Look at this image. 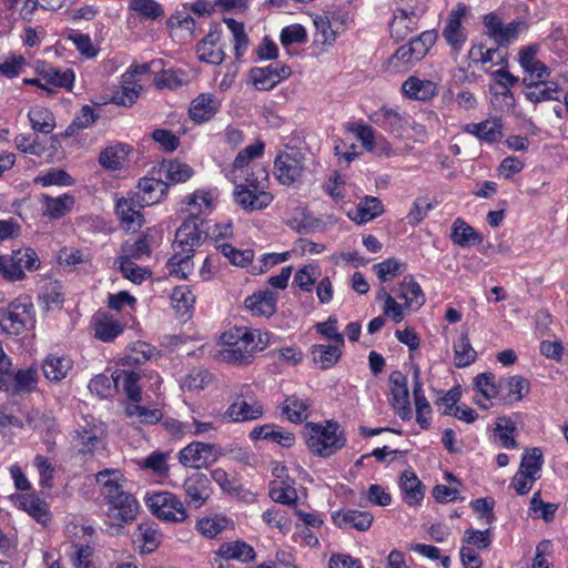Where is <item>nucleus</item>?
I'll list each match as a JSON object with an SVG mask.
<instances>
[{
  "instance_id": "obj_1",
  "label": "nucleus",
  "mask_w": 568,
  "mask_h": 568,
  "mask_svg": "<svg viewBox=\"0 0 568 568\" xmlns=\"http://www.w3.org/2000/svg\"><path fill=\"white\" fill-rule=\"evenodd\" d=\"M271 334L256 328L236 326L221 336L220 359L235 366L253 363L257 353L271 343Z\"/></svg>"
},
{
  "instance_id": "obj_2",
  "label": "nucleus",
  "mask_w": 568,
  "mask_h": 568,
  "mask_svg": "<svg viewBox=\"0 0 568 568\" xmlns=\"http://www.w3.org/2000/svg\"><path fill=\"white\" fill-rule=\"evenodd\" d=\"M101 494L109 504L108 516L121 525L135 519L139 509L136 499L124 490V479L119 470L104 469L97 474Z\"/></svg>"
},
{
  "instance_id": "obj_3",
  "label": "nucleus",
  "mask_w": 568,
  "mask_h": 568,
  "mask_svg": "<svg viewBox=\"0 0 568 568\" xmlns=\"http://www.w3.org/2000/svg\"><path fill=\"white\" fill-rule=\"evenodd\" d=\"M202 224L203 220L192 213V217L185 220L175 232L174 254L169 260V265L172 267V273L179 277H186L192 270V254L202 241V231L200 230Z\"/></svg>"
},
{
  "instance_id": "obj_4",
  "label": "nucleus",
  "mask_w": 568,
  "mask_h": 568,
  "mask_svg": "<svg viewBox=\"0 0 568 568\" xmlns=\"http://www.w3.org/2000/svg\"><path fill=\"white\" fill-rule=\"evenodd\" d=\"M437 33L434 30L424 31L408 43L400 45L387 60L386 67L393 72H403L426 57L435 44Z\"/></svg>"
},
{
  "instance_id": "obj_5",
  "label": "nucleus",
  "mask_w": 568,
  "mask_h": 568,
  "mask_svg": "<svg viewBox=\"0 0 568 568\" xmlns=\"http://www.w3.org/2000/svg\"><path fill=\"white\" fill-rule=\"evenodd\" d=\"M307 447L318 456L328 457L345 445V438L338 434V424L327 422L325 426L310 423L306 425Z\"/></svg>"
},
{
  "instance_id": "obj_6",
  "label": "nucleus",
  "mask_w": 568,
  "mask_h": 568,
  "mask_svg": "<svg viewBox=\"0 0 568 568\" xmlns=\"http://www.w3.org/2000/svg\"><path fill=\"white\" fill-rule=\"evenodd\" d=\"M33 304L27 296L18 297L0 308V326L9 335L21 334L33 322Z\"/></svg>"
},
{
  "instance_id": "obj_7",
  "label": "nucleus",
  "mask_w": 568,
  "mask_h": 568,
  "mask_svg": "<svg viewBox=\"0 0 568 568\" xmlns=\"http://www.w3.org/2000/svg\"><path fill=\"white\" fill-rule=\"evenodd\" d=\"M151 513L159 519L172 523H182L187 518L182 501L172 493H153L146 498Z\"/></svg>"
},
{
  "instance_id": "obj_8",
  "label": "nucleus",
  "mask_w": 568,
  "mask_h": 568,
  "mask_svg": "<svg viewBox=\"0 0 568 568\" xmlns=\"http://www.w3.org/2000/svg\"><path fill=\"white\" fill-rule=\"evenodd\" d=\"M263 414V405L254 398L251 387L243 385L236 400L231 404L223 414V419L233 423H243L255 420L262 417Z\"/></svg>"
},
{
  "instance_id": "obj_9",
  "label": "nucleus",
  "mask_w": 568,
  "mask_h": 568,
  "mask_svg": "<svg viewBox=\"0 0 568 568\" xmlns=\"http://www.w3.org/2000/svg\"><path fill=\"white\" fill-rule=\"evenodd\" d=\"M304 170V155L297 150L281 152L274 160V175L283 185L297 182Z\"/></svg>"
},
{
  "instance_id": "obj_10",
  "label": "nucleus",
  "mask_w": 568,
  "mask_h": 568,
  "mask_svg": "<svg viewBox=\"0 0 568 568\" xmlns=\"http://www.w3.org/2000/svg\"><path fill=\"white\" fill-rule=\"evenodd\" d=\"M484 26L487 29V36L498 47H507L518 38L520 31L526 29V23L523 21H511L504 24L495 13H488L484 17Z\"/></svg>"
},
{
  "instance_id": "obj_11",
  "label": "nucleus",
  "mask_w": 568,
  "mask_h": 568,
  "mask_svg": "<svg viewBox=\"0 0 568 568\" xmlns=\"http://www.w3.org/2000/svg\"><path fill=\"white\" fill-rule=\"evenodd\" d=\"M466 13V6L464 3H458L449 12L442 32L446 43L456 52H459L463 49L467 40L466 30L462 26V20Z\"/></svg>"
},
{
  "instance_id": "obj_12",
  "label": "nucleus",
  "mask_w": 568,
  "mask_h": 568,
  "mask_svg": "<svg viewBox=\"0 0 568 568\" xmlns=\"http://www.w3.org/2000/svg\"><path fill=\"white\" fill-rule=\"evenodd\" d=\"M390 383V404L396 414L404 420L412 418V408L409 405V392L407 387L406 376L399 372L394 371L389 375Z\"/></svg>"
},
{
  "instance_id": "obj_13",
  "label": "nucleus",
  "mask_w": 568,
  "mask_h": 568,
  "mask_svg": "<svg viewBox=\"0 0 568 568\" xmlns=\"http://www.w3.org/2000/svg\"><path fill=\"white\" fill-rule=\"evenodd\" d=\"M38 371L34 367L21 368L0 378V389L12 395L31 393L37 388Z\"/></svg>"
},
{
  "instance_id": "obj_14",
  "label": "nucleus",
  "mask_w": 568,
  "mask_h": 568,
  "mask_svg": "<svg viewBox=\"0 0 568 568\" xmlns=\"http://www.w3.org/2000/svg\"><path fill=\"white\" fill-rule=\"evenodd\" d=\"M168 191V182L161 176L154 174V169L150 176L141 179L138 183L135 197L139 199L140 206H150L163 200Z\"/></svg>"
},
{
  "instance_id": "obj_15",
  "label": "nucleus",
  "mask_w": 568,
  "mask_h": 568,
  "mask_svg": "<svg viewBox=\"0 0 568 568\" xmlns=\"http://www.w3.org/2000/svg\"><path fill=\"white\" fill-rule=\"evenodd\" d=\"M291 68L285 64H270L264 68H252L250 79L256 90L267 91L273 89L281 80L291 75Z\"/></svg>"
},
{
  "instance_id": "obj_16",
  "label": "nucleus",
  "mask_w": 568,
  "mask_h": 568,
  "mask_svg": "<svg viewBox=\"0 0 568 568\" xmlns=\"http://www.w3.org/2000/svg\"><path fill=\"white\" fill-rule=\"evenodd\" d=\"M102 428L94 422L85 420L84 425H79L72 435V443L79 453L92 454L103 447Z\"/></svg>"
},
{
  "instance_id": "obj_17",
  "label": "nucleus",
  "mask_w": 568,
  "mask_h": 568,
  "mask_svg": "<svg viewBox=\"0 0 568 568\" xmlns=\"http://www.w3.org/2000/svg\"><path fill=\"white\" fill-rule=\"evenodd\" d=\"M186 503L190 506L200 508L210 498L212 489L206 475L195 473L187 477L183 484Z\"/></svg>"
},
{
  "instance_id": "obj_18",
  "label": "nucleus",
  "mask_w": 568,
  "mask_h": 568,
  "mask_svg": "<svg viewBox=\"0 0 568 568\" xmlns=\"http://www.w3.org/2000/svg\"><path fill=\"white\" fill-rule=\"evenodd\" d=\"M234 201L244 210L255 211L267 207L273 201V195L264 190L236 185Z\"/></svg>"
},
{
  "instance_id": "obj_19",
  "label": "nucleus",
  "mask_w": 568,
  "mask_h": 568,
  "mask_svg": "<svg viewBox=\"0 0 568 568\" xmlns=\"http://www.w3.org/2000/svg\"><path fill=\"white\" fill-rule=\"evenodd\" d=\"M402 91L404 95L415 101H429L439 92L437 82L414 75L403 82Z\"/></svg>"
},
{
  "instance_id": "obj_20",
  "label": "nucleus",
  "mask_w": 568,
  "mask_h": 568,
  "mask_svg": "<svg viewBox=\"0 0 568 568\" xmlns=\"http://www.w3.org/2000/svg\"><path fill=\"white\" fill-rule=\"evenodd\" d=\"M369 119L396 138H402L407 124V121L397 109L387 106H383L375 111Z\"/></svg>"
},
{
  "instance_id": "obj_21",
  "label": "nucleus",
  "mask_w": 568,
  "mask_h": 568,
  "mask_svg": "<svg viewBox=\"0 0 568 568\" xmlns=\"http://www.w3.org/2000/svg\"><path fill=\"white\" fill-rule=\"evenodd\" d=\"M213 446L201 442H192L179 453V462L190 468L201 469L209 463Z\"/></svg>"
},
{
  "instance_id": "obj_22",
  "label": "nucleus",
  "mask_w": 568,
  "mask_h": 568,
  "mask_svg": "<svg viewBox=\"0 0 568 568\" xmlns=\"http://www.w3.org/2000/svg\"><path fill=\"white\" fill-rule=\"evenodd\" d=\"M221 31L211 30L196 45V53L201 61L211 64H221L225 58L224 51L219 47Z\"/></svg>"
},
{
  "instance_id": "obj_23",
  "label": "nucleus",
  "mask_w": 568,
  "mask_h": 568,
  "mask_svg": "<svg viewBox=\"0 0 568 568\" xmlns=\"http://www.w3.org/2000/svg\"><path fill=\"white\" fill-rule=\"evenodd\" d=\"M221 106V101L211 93H202L192 100L189 114L192 120L203 123L211 120Z\"/></svg>"
},
{
  "instance_id": "obj_24",
  "label": "nucleus",
  "mask_w": 568,
  "mask_h": 568,
  "mask_svg": "<svg viewBox=\"0 0 568 568\" xmlns=\"http://www.w3.org/2000/svg\"><path fill=\"white\" fill-rule=\"evenodd\" d=\"M154 174L161 176L169 183H182L193 175L192 168L178 160L162 161L158 168H154Z\"/></svg>"
},
{
  "instance_id": "obj_25",
  "label": "nucleus",
  "mask_w": 568,
  "mask_h": 568,
  "mask_svg": "<svg viewBox=\"0 0 568 568\" xmlns=\"http://www.w3.org/2000/svg\"><path fill=\"white\" fill-rule=\"evenodd\" d=\"M315 28L314 42L321 45H332L341 33L339 28L335 26L334 18L328 12L313 17Z\"/></svg>"
},
{
  "instance_id": "obj_26",
  "label": "nucleus",
  "mask_w": 568,
  "mask_h": 568,
  "mask_svg": "<svg viewBox=\"0 0 568 568\" xmlns=\"http://www.w3.org/2000/svg\"><path fill=\"white\" fill-rule=\"evenodd\" d=\"M332 518L339 528L353 527L361 531L367 530L373 523V516L369 513L355 509L335 511Z\"/></svg>"
},
{
  "instance_id": "obj_27",
  "label": "nucleus",
  "mask_w": 568,
  "mask_h": 568,
  "mask_svg": "<svg viewBox=\"0 0 568 568\" xmlns=\"http://www.w3.org/2000/svg\"><path fill=\"white\" fill-rule=\"evenodd\" d=\"M464 130L488 143L497 142L503 138V122L498 118L488 119L479 123H469Z\"/></svg>"
},
{
  "instance_id": "obj_28",
  "label": "nucleus",
  "mask_w": 568,
  "mask_h": 568,
  "mask_svg": "<svg viewBox=\"0 0 568 568\" xmlns=\"http://www.w3.org/2000/svg\"><path fill=\"white\" fill-rule=\"evenodd\" d=\"M312 404L307 398L288 396L281 406V414L291 423H302L311 415Z\"/></svg>"
},
{
  "instance_id": "obj_29",
  "label": "nucleus",
  "mask_w": 568,
  "mask_h": 568,
  "mask_svg": "<svg viewBox=\"0 0 568 568\" xmlns=\"http://www.w3.org/2000/svg\"><path fill=\"white\" fill-rule=\"evenodd\" d=\"M216 556L225 560H237L246 564L255 559L254 548L242 540H235L230 542H223L217 551Z\"/></svg>"
},
{
  "instance_id": "obj_30",
  "label": "nucleus",
  "mask_w": 568,
  "mask_h": 568,
  "mask_svg": "<svg viewBox=\"0 0 568 568\" xmlns=\"http://www.w3.org/2000/svg\"><path fill=\"white\" fill-rule=\"evenodd\" d=\"M277 296L272 291L253 294L245 300V307L253 315L270 317L276 311Z\"/></svg>"
},
{
  "instance_id": "obj_31",
  "label": "nucleus",
  "mask_w": 568,
  "mask_h": 568,
  "mask_svg": "<svg viewBox=\"0 0 568 568\" xmlns=\"http://www.w3.org/2000/svg\"><path fill=\"white\" fill-rule=\"evenodd\" d=\"M72 365L70 357L50 354L42 363L43 375L51 382H60L67 377Z\"/></svg>"
},
{
  "instance_id": "obj_32",
  "label": "nucleus",
  "mask_w": 568,
  "mask_h": 568,
  "mask_svg": "<svg viewBox=\"0 0 568 568\" xmlns=\"http://www.w3.org/2000/svg\"><path fill=\"white\" fill-rule=\"evenodd\" d=\"M142 207L139 204V199L135 196L132 199H121L116 203V213L129 230H135L143 223V216L140 211Z\"/></svg>"
},
{
  "instance_id": "obj_33",
  "label": "nucleus",
  "mask_w": 568,
  "mask_h": 568,
  "mask_svg": "<svg viewBox=\"0 0 568 568\" xmlns=\"http://www.w3.org/2000/svg\"><path fill=\"white\" fill-rule=\"evenodd\" d=\"M384 212L382 201L375 196H365L361 200L359 204L353 213H349V217L357 224L367 223Z\"/></svg>"
},
{
  "instance_id": "obj_34",
  "label": "nucleus",
  "mask_w": 568,
  "mask_h": 568,
  "mask_svg": "<svg viewBox=\"0 0 568 568\" xmlns=\"http://www.w3.org/2000/svg\"><path fill=\"white\" fill-rule=\"evenodd\" d=\"M339 345L317 344L311 347V356L314 364L320 369H327L334 366L342 356Z\"/></svg>"
},
{
  "instance_id": "obj_35",
  "label": "nucleus",
  "mask_w": 568,
  "mask_h": 568,
  "mask_svg": "<svg viewBox=\"0 0 568 568\" xmlns=\"http://www.w3.org/2000/svg\"><path fill=\"white\" fill-rule=\"evenodd\" d=\"M400 489L406 504L414 506L424 498V487L415 473L406 470L400 476Z\"/></svg>"
},
{
  "instance_id": "obj_36",
  "label": "nucleus",
  "mask_w": 568,
  "mask_h": 568,
  "mask_svg": "<svg viewBox=\"0 0 568 568\" xmlns=\"http://www.w3.org/2000/svg\"><path fill=\"white\" fill-rule=\"evenodd\" d=\"M41 202L44 215L50 219H61L72 210L74 197L70 194H63L57 197L43 195Z\"/></svg>"
},
{
  "instance_id": "obj_37",
  "label": "nucleus",
  "mask_w": 568,
  "mask_h": 568,
  "mask_svg": "<svg viewBox=\"0 0 568 568\" xmlns=\"http://www.w3.org/2000/svg\"><path fill=\"white\" fill-rule=\"evenodd\" d=\"M141 376L135 372H121L113 376V382L118 388L122 386L123 392L133 403L142 400Z\"/></svg>"
},
{
  "instance_id": "obj_38",
  "label": "nucleus",
  "mask_w": 568,
  "mask_h": 568,
  "mask_svg": "<svg viewBox=\"0 0 568 568\" xmlns=\"http://www.w3.org/2000/svg\"><path fill=\"white\" fill-rule=\"evenodd\" d=\"M527 381L521 376H510L498 382V397L506 404L519 402Z\"/></svg>"
},
{
  "instance_id": "obj_39",
  "label": "nucleus",
  "mask_w": 568,
  "mask_h": 568,
  "mask_svg": "<svg viewBox=\"0 0 568 568\" xmlns=\"http://www.w3.org/2000/svg\"><path fill=\"white\" fill-rule=\"evenodd\" d=\"M560 91L561 88L559 83L557 81H550L525 89L524 95L529 102L537 104L558 100Z\"/></svg>"
},
{
  "instance_id": "obj_40",
  "label": "nucleus",
  "mask_w": 568,
  "mask_h": 568,
  "mask_svg": "<svg viewBox=\"0 0 568 568\" xmlns=\"http://www.w3.org/2000/svg\"><path fill=\"white\" fill-rule=\"evenodd\" d=\"M399 297L405 301L408 308L417 310L424 302V293L413 276H405L399 284Z\"/></svg>"
},
{
  "instance_id": "obj_41",
  "label": "nucleus",
  "mask_w": 568,
  "mask_h": 568,
  "mask_svg": "<svg viewBox=\"0 0 568 568\" xmlns=\"http://www.w3.org/2000/svg\"><path fill=\"white\" fill-rule=\"evenodd\" d=\"M450 237L455 244L462 247L479 244L483 241V236L460 219L453 223Z\"/></svg>"
},
{
  "instance_id": "obj_42",
  "label": "nucleus",
  "mask_w": 568,
  "mask_h": 568,
  "mask_svg": "<svg viewBox=\"0 0 568 568\" xmlns=\"http://www.w3.org/2000/svg\"><path fill=\"white\" fill-rule=\"evenodd\" d=\"M142 87L132 80L131 74L122 75V87L112 95V102L118 105L131 106L139 98Z\"/></svg>"
},
{
  "instance_id": "obj_43",
  "label": "nucleus",
  "mask_w": 568,
  "mask_h": 568,
  "mask_svg": "<svg viewBox=\"0 0 568 568\" xmlns=\"http://www.w3.org/2000/svg\"><path fill=\"white\" fill-rule=\"evenodd\" d=\"M28 119L31 123V128L40 133L49 134L55 128L53 113L42 106L32 108L28 112Z\"/></svg>"
},
{
  "instance_id": "obj_44",
  "label": "nucleus",
  "mask_w": 568,
  "mask_h": 568,
  "mask_svg": "<svg viewBox=\"0 0 568 568\" xmlns=\"http://www.w3.org/2000/svg\"><path fill=\"white\" fill-rule=\"evenodd\" d=\"M419 19L405 16L399 11H395L393 21L390 22V34L395 40H404L410 32L418 29Z\"/></svg>"
},
{
  "instance_id": "obj_45",
  "label": "nucleus",
  "mask_w": 568,
  "mask_h": 568,
  "mask_svg": "<svg viewBox=\"0 0 568 568\" xmlns=\"http://www.w3.org/2000/svg\"><path fill=\"white\" fill-rule=\"evenodd\" d=\"M19 506L39 523L45 524L50 520L47 504L33 495L20 496Z\"/></svg>"
},
{
  "instance_id": "obj_46",
  "label": "nucleus",
  "mask_w": 568,
  "mask_h": 568,
  "mask_svg": "<svg viewBox=\"0 0 568 568\" xmlns=\"http://www.w3.org/2000/svg\"><path fill=\"white\" fill-rule=\"evenodd\" d=\"M121 324L105 315L97 318L94 324V336L102 342H111L122 333Z\"/></svg>"
},
{
  "instance_id": "obj_47",
  "label": "nucleus",
  "mask_w": 568,
  "mask_h": 568,
  "mask_svg": "<svg viewBox=\"0 0 568 568\" xmlns=\"http://www.w3.org/2000/svg\"><path fill=\"white\" fill-rule=\"evenodd\" d=\"M138 538L142 541L141 551L150 554L161 544L162 534L155 525L142 523L138 527Z\"/></svg>"
},
{
  "instance_id": "obj_48",
  "label": "nucleus",
  "mask_w": 568,
  "mask_h": 568,
  "mask_svg": "<svg viewBox=\"0 0 568 568\" xmlns=\"http://www.w3.org/2000/svg\"><path fill=\"white\" fill-rule=\"evenodd\" d=\"M129 9L142 19L158 20L164 17L163 7L155 0H131Z\"/></svg>"
},
{
  "instance_id": "obj_49",
  "label": "nucleus",
  "mask_w": 568,
  "mask_h": 568,
  "mask_svg": "<svg viewBox=\"0 0 568 568\" xmlns=\"http://www.w3.org/2000/svg\"><path fill=\"white\" fill-rule=\"evenodd\" d=\"M189 83V75L182 70H164L154 78V84L159 89H179Z\"/></svg>"
},
{
  "instance_id": "obj_50",
  "label": "nucleus",
  "mask_w": 568,
  "mask_h": 568,
  "mask_svg": "<svg viewBox=\"0 0 568 568\" xmlns=\"http://www.w3.org/2000/svg\"><path fill=\"white\" fill-rule=\"evenodd\" d=\"M476 359V352L471 347L467 334H462L454 342V362L457 367L470 365Z\"/></svg>"
},
{
  "instance_id": "obj_51",
  "label": "nucleus",
  "mask_w": 568,
  "mask_h": 568,
  "mask_svg": "<svg viewBox=\"0 0 568 568\" xmlns=\"http://www.w3.org/2000/svg\"><path fill=\"white\" fill-rule=\"evenodd\" d=\"M227 524L229 519L226 517L215 515L199 519L196 523V529L202 536L206 538H214L226 528Z\"/></svg>"
},
{
  "instance_id": "obj_52",
  "label": "nucleus",
  "mask_w": 568,
  "mask_h": 568,
  "mask_svg": "<svg viewBox=\"0 0 568 568\" xmlns=\"http://www.w3.org/2000/svg\"><path fill=\"white\" fill-rule=\"evenodd\" d=\"M172 305L181 315H185L193 307L195 295L187 285L176 286L171 294Z\"/></svg>"
},
{
  "instance_id": "obj_53",
  "label": "nucleus",
  "mask_w": 568,
  "mask_h": 568,
  "mask_svg": "<svg viewBox=\"0 0 568 568\" xmlns=\"http://www.w3.org/2000/svg\"><path fill=\"white\" fill-rule=\"evenodd\" d=\"M128 417L136 418L139 423L155 424L162 418V412L158 408H148L138 403L129 404L125 408Z\"/></svg>"
},
{
  "instance_id": "obj_54",
  "label": "nucleus",
  "mask_w": 568,
  "mask_h": 568,
  "mask_svg": "<svg viewBox=\"0 0 568 568\" xmlns=\"http://www.w3.org/2000/svg\"><path fill=\"white\" fill-rule=\"evenodd\" d=\"M41 74L48 83L61 88H70L74 80L73 71L70 69L62 71L53 67H47L41 71Z\"/></svg>"
},
{
  "instance_id": "obj_55",
  "label": "nucleus",
  "mask_w": 568,
  "mask_h": 568,
  "mask_svg": "<svg viewBox=\"0 0 568 568\" xmlns=\"http://www.w3.org/2000/svg\"><path fill=\"white\" fill-rule=\"evenodd\" d=\"M150 254V245L145 236L139 237L133 243H124L121 246V254L118 260H139Z\"/></svg>"
},
{
  "instance_id": "obj_56",
  "label": "nucleus",
  "mask_w": 568,
  "mask_h": 568,
  "mask_svg": "<svg viewBox=\"0 0 568 568\" xmlns=\"http://www.w3.org/2000/svg\"><path fill=\"white\" fill-rule=\"evenodd\" d=\"M374 270L377 274V277L382 282H387L394 278L395 276L404 273L406 270V264L396 258H388L375 264Z\"/></svg>"
},
{
  "instance_id": "obj_57",
  "label": "nucleus",
  "mask_w": 568,
  "mask_h": 568,
  "mask_svg": "<svg viewBox=\"0 0 568 568\" xmlns=\"http://www.w3.org/2000/svg\"><path fill=\"white\" fill-rule=\"evenodd\" d=\"M270 497L275 503L291 506L296 503L297 493L291 485L273 481L270 488Z\"/></svg>"
},
{
  "instance_id": "obj_58",
  "label": "nucleus",
  "mask_w": 568,
  "mask_h": 568,
  "mask_svg": "<svg viewBox=\"0 0 568 568\" xmlns=\"http://www.w3.org/2000/svg\"><path fill=\"white\" fill-rule=\"evenodd\" d=\"M221 253L229 258V261L236 266L244 267L250 264L254 258V252L252 250H236L231 244H221L217 247Z\"/></svg>"
},
{
  "instance_id": "obj_59",
  "label": "nucleus",
  "mask_w": 568,
  "mask_h": 568,
  "mask_svg": "<svg viewBox=\"0 0 568 568\" xmlns=\"http://www.w3.org/2000/svg\"><path fill=\"white\" fill-rule=\"evenodd\" d=\"M224 22L226 23L229 30L233 34V41H234V51L236 58H241L246 50L248 45V37L244 31L243 23L234 20V19H225Z\"/></svg>"
},
{
  "instance_id": "obj_60",
  "label": "nucleus",
  "mask_w": 568,
  "mask_h": 568,
  "mask_svg": "<svg viewBox=\"0 0 568 568\" xmlns=\"http://www.w3.org/2000/svg\"><path fill=\"white\" fill-rule=\"evenodd\" d=\"M212 382V374L207 371L194 369L182 379V388L196 392L205 388Z\"/></svg>"
},
{
  "instance_id": "obj_61",
  "label": "nucleus",
  "mask_w": 568,
  "mask_h": 568,
  "mask_svg": "<svg viewBox=\"0 0 568 568\" xmlns=\"http://www.w3.org/2000/svg\"><path fill=\"white\" fill-rule=\"evenodd\" d=\"M119 271L122 275L134 284H141L151 276V272L146 268L138 266L133 261L118 260Z\"/></svg>"
},
{
  "instance_id": "obj_62",
  "label": "nucleus",
  "mask_w": 568,
  "mask_h": 568,
  "mask_svg": "<svg viewBox=\"0 0 568 568\" xmlns=\"http://www.w3.org/2000/svg\"><path fill=\"white\" fill-rule=\"evenodd\" d=\"M34 183L42 186L49 185H72L73 179L64 170L51 169L45 173L38 175L34 179Z\"/></svg>"
},
{
  "instance_id": "obj_63",
  "label": "nucleus",
  "mask_w": 568,
  "mask_h": 568,
  "mask_svg": "<svg viewBox=\"0 0 568 568\" xmlns=\"http://www.w3.org/2000/svg\"><path fill=\"white\" fill-rule=\"evenodd\" d=\"M71 560L75 568H95L92 557L93 548L88 545H71Z\"/></svg>"
},
{
  "instance_id": "obj_64",
  "label": "nucleus",
  "mask_w": 568,
  "mask_h": 568,
  "mask_svg": "<svg viewBox=\"0 0 568 568\" xmlns=\"http://www.w3.org/2000/svg\"><path fill=\"white\" fill-rule=\"evenodd\" d=\"M113 376L111 377L99 374L95 375L89 383V389L91 393L97 394L101 398H106L112 395V393L118 389L113 382Z\"/></svg>"
}]
</instances>
